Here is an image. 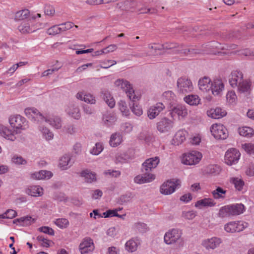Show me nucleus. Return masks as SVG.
<instances>
[{
    "mask_svg": "<svg viewBox=\"0 0 254 254\" xmlns=\"http://www.w3.org/2000/svg\"><path fill=\"white\" fill-rule=\"evenodd\" d=\"M196 215V212L193 211H189L183 213V217L188 220L193 219Z\"/></svg>",
    "mask_w": 254,
    "mask_h": 254,
    "instance_id": "0e129e2a",
    "label": "nucleus"
},
{
    "mask_svg": "<svg viewBox=\"0 0 254 254\" xmlns=\"http://www.w3.org/2000/svg\"><path fill=\"white\" fill-rule=\"evenodd\" d=\"M60 33L66 31L71 29L74 25L73 23L71 22H66L65 23L59 24Z\"/></svg>",
    "mask_w": 254,
    "mask_h": 254,
    "instance_id": "603ef678",
    "label": "nucleus"
},
{
    "mask_svg": "<svg viewBox=\"0 0 254 254\" xmlns=\"http://www.w3.org/2000/svg\"><path fill=\"white\" fill-rule=\"evenodd\" d=\"M45 122L57 129L61 128L62 127V119L59 117L55 116L50 118H45Z\"/></svg>",
    "mask_w": 254,
    "mask_h": 254,
    "instance_id": "72a5a7b5",
    "label": "nucleus"
},
{
    "mask_svg": "<svg viewBox=\"0 0 254 254\" xmlns=\"http://www.w3.org/2000/svg\"><path fill=\"white\" fill-rule=\"evenodd\" d=\"M122 141V136L119 133L113 134L110 138V144L112 147H116Z\"/></svg>",
    "mask_w": 254,
    "mask_h": 254,
    "instance_id": "58836bf2",
    "label": "nucleus"
},
{
    "mask_svg": "<svg viewBox=\"0 0 254 254\" xmlns=\"http://www.w3.org/2000/svg\"><path fill=\"white\" fill-rule=\"evenodd\" d=\"M37 240L38 241L42 242V246L46 248H48L50 247V241L47 239L44 238L43 236H38L37 237Z\"/></svg>",
    "mask_w": 254,
    "mask_h": 254,
    "instance_id": "680f3d73",
    "label": "nucleus"
},
{
    "mask_svg": "<svg viewBox=\"0 0 254 254\" xmlns=\"http://www.w3.org/2000/svg\"><path fill=\"white\" fill-rule=\"evenodd\" d=\"M102 98L109 107L113 108L115 105V101L110 92L107 90L102 91Z\"/></svg>",
    "mask_w": 254,
    "mask_h": 254,
    "instance_id": "2f4dec72",
    "label": "nucleus"
},
{
    "mask_svg": "<svg viewBox=\"0 0 254 254\" xmlns=\"http://www.w3.org/2000/svg\"><path fill=\"white\" fill-rule=\"evenodd\" d=\"M244 211L245 206L242 203L227 205L219 209L218 216L220 218L236 216L243 213Z\"/></svg>",
    "mask_w": 254,
    "mask_h": 254,
    "instance_id": "f03ea898",
    "label": "nucleus"
},
{
    "mask_svg": "<svg viewBox=\"0 0 254 254\" xmlns=\"http://www.w3.org/2000/svg\"><path fill=\"white\" fill-rule=\"evenodd\" d=\"M9 123L15 131L25 130L29 126L26 119L19 115H12L8 119Z\"/></svg>",
    "mask_w": 254,
    "mask_h": 254,
    "instance_id": "20e7f679",
    "label": "nucleus"
},
{
    "mask_svg": "<svg viewBox=\"0 0 254 254\" xmlns=\"http://www.w3.org/2000/svg\"><path fill=\"white\" fill-rule=\"evenodd\" d=\"M208 116L213 119H220L226 115V112L220 108L211 109L207 111Z\"/></svg>",
    "mask_w": 254,
    "mask_h": 254,
    "instance_id": "393cba45",
    "label": "nucleus"
},
{
    "mask_svg": "<svg viewBox=\"0 0 254 254\" xmlns=\"http://www.w3.org/2000/svg\"><path fill=\"white\" fill-rule=\"evenodd\" d=\"M24 113L28 118L30 119L32 122L36 123H42L45 121V118L39 111L34 108H27L25 109Z\"/></svg>",
    "mask_w": 254,
    "mask_h": 254,
    "instance_id": "9d476101",
    "label": "nucleus"
},
{
    "mask_svg": "<svg viewBox=\"0 0 254 254\" xmlns=\"http://www.w3.org/2000/svg\"><path fill=\"white\" fill-rule=\"evenodd\" d=\"M212 135L218 139H225L228 135L227 128L221 124H214L210 128Z\"/></svg>",
    "mask_w": 254,
    "mask_h": 254,
    "instance_id": "1a4fd4ad",
    "label": "nucleus"
},
{
    "mask_svg": "<svg viewBox=\"0 0 254 254\" xmlns=\"http://www.w3.org/2000/svg\"><path fill=\"white\" fill-rule=\"evenodd\" d=\"M52 176L51 172L46 170H41L32 174V177L37 180L49 179Z\"/></svg>",
    "mask_w": 254,
    "mask_h": 254,
    "instance_id": "f704fd0d",
    "label": "nucleus"
},
{
    "mask_svg": "<svg viewBox=\"0 0 254 254\" xmlns=\"http://www.w3.org/2000/svg\"><path fill=\"white\" fill-rule=\"evenodd\" d=\"M243 74L240 71L235 70L232 72L230 78L229 79V83L233 88L238 86L239 84L243 80Z\"/></svg>",
    "mask_w": 254,
    "mask_h": 254,
    "instance_id": "aec40b11",
    "label": "nucleus"
},
{
    "mask_svg": "<svg viewBox=\"0 0 254 254\" xmlns=\"http://www.w3.org/2000/svg\"><path fill=\"white\" fill-rule=\"evenodd\" d=\"M134 229L141 233H144L146 231V225L143 223L137 222L134 225Z\"/></svg>",
    "mask_w": 254,
    "mask_h": 254,
    "instance_id": "6e6d98bb",
    "label": "nucleus"
},
{
    "mask_svg": "<svg viewBox=\"0 0 254 254\" xmlns=\"http://www.w3.org/2000/svg\"><path fill=\"white\" fill-rule=\"evenodd\" d=\"M119 107L120 111L127 116L128 113V110L127 109L126 102L123 101H120L119 102Z\"/></svg>",
    "mask_w": 254,
    "mask_h": 254,
    "instance_id": "69168bd1",
    "label": "nucleus"
},
{
    "mask_svg": "<svg viewBox=\"0 0 254 254\" xmlns=\"http://www.w3.org/2000/svg\"><path fill=\"white\" fill-rule=\"evenodd\" d=\"M250 83L247 80L243 79L237 87L239 92H248L250 88Z\"/></svg>",
    "mask_w": 254,
    "mask_h": 254,
    "instance_id": "a18cd8bd",
    "label": "nucleus"
},
{
    "mask_svg": "<svg viewBox=\"0 0 254 254\" xmlns=\"http://www.w3.org/2000/svg\"><path fill=\"white\" fill-rule=\"evenodd\" d=\"M140 241L139 239L137 238L132 239L126 243V249L128 252H133L137 250Z\"/></svg>",
    "mask_w": 254,
    "mask_h": 254,
    "instance_id": "c9c22d12",
    "label": "nucleus"
},
{
    "mask_svg": "<svg viewBox=\"0 0 254 254\" xmlns=\"http://www.w3.org/2000/svg\"><path fill=\"white\" fill-rule=\"evenodd\" d=\"M79 249L81 254H87L94 249L93 240L89 237L85 238L80 244Z\"/></svg>",
    "mask_w": 254,
    "mask_h": 254,
    "instance_id": "dca6fc26",
    "label": "nucleus"
},
{
    "mask_svg": "<svg viewBox=\"0 0 254 254\" xmlns=\"http://www.w3.org/2000/svg\"><path fill=\"white\" fill-rule=\"evenodd\" d=\"M182 231L179 229H172L168 230L164 237V242L167 245H174L177 243H183Z\"/></svg>",
    "mask_w": 254,
    "mask_h": 254,
    "instance_id": "7ed1b4c3",
    "label": "nucleus"
},
{
    "mask_svg": "<svg viewBox=\"0 0 254 254\" xmlns=\"http://www.w3.org/2000/svg\"><path fill=\"white\" fill-rule=\"evenodd\" d=\"M226 192V190H224L220 187H218L215 190L212 191V194L214 198L218 199L224 198Z\"/></svg>",
    "mask_w": 254,
    "mask_h": 254,
    "instance_id": "37998d69",
    "label": "nucleus"
},
{
    "mask_svg": "<svg viewBox=\"0 0 254 254\" xmlns=\"http://www.w3.org/2000/svg\"><path fill=\"white\" fill-rule=\"evenodd\" d=\"M187 132L184 130H180L175 134L172 139V144L175 145H179L186 140Z\"/></svg>",
    "mask_w": 254,
    "mask_h": 254,
    "instance_id": "a878e982",
    "label": "nucleus"
},
{
    "mask_svg": "<svg viewBox=\"0 0 254 254\" xmlns=\"http://www.w3.org/2000/svg\"><path fill=\"white\" fill-rule=\"evenodd\" d=\"M240 152L235 148L228 149L225 155V162L228 165L237 163L240 157Z\"/></svg>",
    "mask_w": 254,
    "mask_h": 254,
    "instance_id": "f8f14e48",
    "label": "nucleus"
},
{
    "mask_svg": "<svg viewBox=\"0 0 254 254\" xmlns=\"http://www.w3.org/2000/svg\"><path fill=\"white\" fill-rule=\"evenodd\" d=\"M125 4L126 5H129L131 8H135L137 9V10L140 12V13H156L157 12V10L155 8H146L139 7V3L137 2L134 0L131 1H126L125 2Z\"/></svg>",
    "mask_w": 254,
    "mask_h": 254,
    "instance_id": "6ab92c4d",
    "label": "nucleus"
},
{
    "mask_svg": "<svg viewBox=\"0 0 254 254\" xmlns=\"http://www.w3.org/2000/svg\"><path fill=\"white\" fill-rule=\"evenodd\" d=\"M64 129L65 130L66 133L71 135L76 133L77 131V128L72 124L66 125L64 127Z\"/></svg>",
    "mask_w": 254,
    "mask_h": 254,
    "instance_id": "3c124183",
    "label": "nucleus"
},
{
    "mask_svg": "<svg viewBox=\"0 0 254 254\" xmlns=\"http://www.w3.org/2000/svg\"><path fill=\"white\" fill-rule=\"evenodd\" d=\"M55 224L60 228H66L69 222L67 219L65 218H59L57 219L55 221Z\"/></svg>",
    "mask_w": 254,
    "mask_h": 254,
    "instance_id": "09e8293b",
    "label": "nucleus"
},
{
    "mask_svg": "<svg viewBox=\"0 0 254 254\" xmlns=\"http://www.w3.org/2000/svg\"><path fill=\"white\" fill-rule=\"evenodd\" d=\"M243 148L249 154H254V144L251 143L242 144Z\"/></svg>",
    "mask_w": 254,
    "mask_h": 254,
    "instance_id": "bf43d9fd",
    "label": "nucleus"
},
{
    "mask_svg": "<svg viewBox=\"0 0 254 254\" xmlns=\"http://www.w3.org/2000/svg\"><path fill=\"white\" fill-rule=\"evenodd\" d=\"M29 21V20H28L26 22L21 23L18 26V29L20 32L25 34L35 31L31 28Z\"/></svg>",
    "mask_w": 254,
    "mask_h": 254,
    "instance_id": "49530a36",
    "label": "nucleus"
},
{
    "mask_svg": "<svg viewBox=\"0 0 254 254\" xmlns=\"http://www.w3.org/2000/svg\"><path fill=\"white\" fill-rule=\"evenodd\" d=\"M222 242L221 239L214 237L210 239L204 240L202 242L201 245L207 250H213L217 248Z\"/></svg>",
    "mask_w": 254,
    "mask_h": 254,
    "instance_id": "a211bd4d",
    "label": "nucleus"
},
{
    "mask_svg": "<svg viewBox=\"0 0 254 254\" xmlns=\"http://www.w3.org/2000/svg\"><path fill=\"white\" fill-rule=\"evenodd\" d=\"M116 86L125 91L130 100L135 98L134 90L130 83L124 79H118L115 82Z\"/></svg>",
    "mask_w": 254,
    "mask_h": 254,
    "instance_id": "6e6552de",
    "label": "nucleus"
},
{
    "mask_svg": "<svg viewBox=\"0 0 254 254\" xmlns=\"http://www.w3.org/2000/svg\"><path fill=\"white\" fill-rule=\"evenodd\" d=\"M162 50L164 49H173V52L175 54H181L183 56H188L190 55L193 56L196 54H201L202 53L200 50L195 49L193 48H184L183 45H179L177 43H166L161 45Z\"/></svg>",
    "mask_w": 254,
    "mask_h": 254,
    "instance_id": "f257e3e1",
    "label": "nucleus"
},
{
    "mask_svg": "<svg viewBox=\"0 0 254 254\" xmlns=\"http://www.w3.org/2000/svg\"><path fill=\"white\" fill-rule=\"evenodd\" d=\"M165 106L160 102L151 106L147 111L148 117L150 120L155 119L165 109Z\"/></svg>",
    "mask_w": 254,
    "mask_h": 254,
    "instance_id": "f3484780",
    "label": "nucleus"
},
{
    "mask_svg": "<svg viewBox=\"0 0 254 254\" xmlns=\"http://www.w3.org/2000/svg\"><path fill=\"white\" fill-rule=\"evenodd\" d=\"M214 201L210 198H205L198 200L195 203V207L198 209H202L203 207H212L215 205Z\"/></svg>",
    "mask_w": 254,
    "mask_h": 254,
    "instance_id": "b1692460",
    "label": "nucleus"
},
{
    "mask_svg": "<svg viewBox=\"0 0 254 254\" xmlns=\"http://www.w3.org/2000/svg\"><path fill=\"white\" fill-rule=\"evenodd\" d=\"M30 12L27 9L19 10L16 12L15 19L17 21L22 20L27 18L29 16Z\"/></svg>",
    "mask_w": 254,
    "mask_h": 254,
    "instance_id": "c03bdc74",
    "label": "nucleus"
},
{
    "mask_svg": "<svg viewBox=\"0 0 254 254\" xmlns=\"http://www.w3.org/2000/svg\"><path fill=\"white\" fill-rule=\"evenodd\" d=\"M202 154L197 151H191L183 155L182 162L187 165H195L202 158Z\"/></svg>",
    "mask_w": 254,
    "mask_h": 254,
    "instance_id": "39448f33",
    "label": "nucleus"
},
{
    "mask_svg": "<svg viewBox=\"0 0 254 254\" xmlns=\"http://www.w3.org/2000/svg\"><path fill=\"white\" fill-rule=\"evenodd\" d=\"M76 97L77 99L84 101L87 103L94 104L96 103L94 97L89 93L84 94L83 92H78L77 93Z\"/></svg>",
    "mask_w": 254,
    "mask_h": 254,
    "instance_id": "7c9ffc66",
    "label": "nucleus"
},
{
    "mask_svg": "<svg viewBox=\"0 0 254 254\" xmlns=\"http://www.w3.org/2000/svg\"><path fill=\"white\" fill-rule=\"evenodd\" d=\"M248 224L245 222L240 221L230 222L225 225V230L229 233L239 232L247 228Z\"/></svg>",
    "mask_w": 254,
    "mask_h": 254,
    "instance_id": "9b49d317",
    "label": "nucleus"
},
{
    "mask_svg": "<svg viewBox=\"0 0 254 254\" xmlns=\"http://www.w3.org/2000/svg\"><path fill=\"white\" fill-rule=\"evenodd\" d=\"M17 221L19 222L22 223L23 225H30L32 223L34 222V219H32L30 216H26L21 217L17 219Z\"/></svg>",
    "mask_w": 254,
    "mask_h": 254,
    "instance_id": "5fc2aeb1",
    "label": "nucleus"
},
{
    "mask_svg": "<svg viewBox=\"0 0 254 254\" xmlns=\"http://www.w3.org/2000/svg\"><path fill=\"white\" fill-rule=\"evenodd\" d=\"M103 217L107 218L117 216V210H109L103 213Z\"/></svg>",
    "mask_w": 254,
    "mask_h": 254,
    "instance_id": "338daca9",
    "label": "nucleus"
},
{
    "mask_svg": "<svg viewBox=\"0 0 254 254\" xmlns=\"http://www.w3.org/2000/svg\"><path fill=\"white\" fill-rule=\"evenodd\" d=\"M230 182L234 185L235 189L241 191L242 190L245 183L244 181L239 178L232 177L230 179Z\"/></svg>",
    "mask_w": 254,
    "mask_h": 254,
    "instance_id": "ea45409f",
    "label": "nucleus"
},
{
    "mask_svg": "<svg viewBox=\"0 0 254 254\" xmlns=\"http://www.w3.org/2000/svg\"><path fill=\"white\" fill-rule=\"evenodd\" d=\"M210 90L214 95H219L224 89V85L220 79H215L211 83Z\"/></svg>",
    "mask_w": 254,
    "mask_h": 254,
    "instance_id": "4be33fe9",
    "label": "nucleus"
},
{
    "mask_svg": "<svg viewBox=\"0 0 254 254\" xmlns=\"http://www.w3.org/2000/svg\"><path fill=\"white\" fill-rule=\"evenodd\" d=\"M180 183L181 182L178 179L168 180L161 185L160 192L165 195L171 194L180 186Z\"/></svg>",
    "mask_w": 254,
    "mask_h": 254,
    "instance_id": "0eeeda50",
    "label": "nucleus"
},
{
    "mask_svg": "<svg viewBox=\"0 0 254 254\" xmlns=\"http://www.w3.org/2000/svg\"><path fill=\"white\" fill-rule=\"evenodd\" d=\"M12 161L15 164L17 165H23L26 163V160H24L22 157L16 155L14 156L12 158Z\"/></svg>",
    "mask_w": 254,
    "mask_h": 254,
    "instance_id": "e2e57ef3",
    "label": "nucleus"
},
{
    "mask_svg": "<svg viewBox=\"0 0 254 254\" xmlns=\"http://www.w3.org/2000/svg\"><path fill=\"white\" fill-rule=\"evenodd\" d=\"M226 98L228 102L233 104L236 101L237 97L234 91H230L226 95Z\"/></svg>",
    "mask_w": 254,
    "mask_h": 254,
    "instance_id": "864d4df0",
    "label": "nucleus"
},
{
    "mask_svg": "<svg viewBox=\"0 0 254 254\" xmlns=\"http://www.w3.org/2000/svg\"><path fill=\"white\" fill-rule=\"evenodd\" d=\"M211 80L208 77L204 76L200 78L198 81V86L200 90L203 92H207L210 90Z\"/></svg>",
    "mask_w": 254,
    "mask_h": 254,
    "instance_id": "cd10ccee",
    "label": "nucleus"
},
{
    "mask_svg": "<svg viewBox=\"0 0 254 254\" xmlns=\"http://www.w3.org/2000/svg\"><path fill=\"white\" fill-rule=\"evenodd\" d=\"M39 130L41 131L43 135L47 140H52L54 137V134L51 130L46 127H40Z\"/></svg>",
    "mask_w": 254,
    "mask_h": 254,
    "instance_id": "de8ad7c7",
    "label": "nucleus"
},
{
    "mask_svg": "<svg viewBox=\"0 0 254 254\" xmlns=\"http://www.w3.org/2000/svg\"><path fill=\"white\" fill-rule=\"evenodd\" d=\"M103 147L102 145L100 143H97L95 146L91 150L90 152L93 155H97L103 150Z\"/></svg>",
    "mask_w": 254,
    "mask_h": 254,
    "instance_id": "052dcab7",
    "label": "nucleus"
},
{
    "mask_svg": "<svg viewBox=\"0 0 254 254\" xmlns=\"http://www.w3.org/2000/svg\"><path fill=\"white\" fill-rule=\"evenodd\" d=\"M26 192L28 195L32 196H40L43 194V190L42 188L39 186H32L28 188Z\"/></svg>",
    "mask_w": 254,
    "mask_h": 254,
    "instance_id": "bb28decb",
    "label": "nucleus"
},
{
    "mask_svg": "<svg viewBox=\"0 0 254 254\" xmlns=\"http://www.w3.org/2000/svg\"><path fill=\"white\" fill-rule=\"evenodd\" d=\"M184 101L191 106H197L200 101V99L196 95L190 94L184 98Z\"/></svg>",
    "mask_w": 254,
    "mask_h": 254,
    "instance_id": "4c0bfd02",
    "label": "nucleus"
},
{
    "mask_svg": "<svg viewBox=\"0 0 254 254\" xmlns=\"http://www.w3.org/2000/svg\"><path fill=\"white\" fill-rule=\"evenodd\" d=\"M170 114L172 118L176 115L179 117H185L188 115V110L185 106L178 105L171 109Z\"/></svg>",
    "mask_w": 254,
    "mask_h": 254,
    "instance_id": "5701e85b",
    "label": "nucleus"
},
{
    "mask_svg": "<svg viewBox=\"0 0 254 254\" xmlns=\"http://www.w3.org/2000/svg\"><path fill=\"white\" fill-rule=\"evenodd\" d=\"M159 162L160 158L157 156L146 159L142 165V172L151 173L150 172L157 166Z\"/></svg>",
    "mask_w": 254,
    "mask_h": 254,
    "instance_id": "2eb2a0df",
    "label": "nucleus"
},
{
    "mask_svg": "<svg viewBox=\"0 0 254 254\" xmlns=\"http://www.w3.org/2000/svg\"><path fill=\"white\" fill-rule=\"evenodd\" d=\"M143 174L137 175L134 178V181L136 184H144L149 183L155 179V175L152 173H148L145 172H142Z\"/></svg>",
    "mask_w": 254,
    "mask_h": 254,
    "instance_id": "412c9836",
    "label": "nucleus"
},
{
    "mask_svg": "<svg viewBox=\"0 0 254 254\" xmlns=\"http://www.w3.org/2000/svg\"><path fill=\"white\" fill-rule=\"evenodd\" d=\"M173 122L165 117L162 118L156 124L157 130L162 133L169 132L173 128Z\"/></svg>",
    "mask_w": 254,
    "mask_h": 254,
    "instance_id": "ddd939ff",
    "label": "nucleus"
},
{
    "mask_svg": "<svg viewBox=\"0 0 254 254\" xmlns=\"http://www.w3.org/2000/svg\"><path fill=\"white\" fill-rule=\"evenodd\" d=\"M71 158L69 155L64 154L59 161V166L62 170H66L72 165V162L70 161Z\"/></svg>",
    "mask_w": 254,
    "mask_h": 254,
    "instance_id": "c756f323",
    "label": "nucleus"
},
{
    "mask_svg": "<svg viewBox=\"0 0 254 254\" xmlns=\"http://www.w3.org/2000/svg\"><path fill=\"white\" fill-rule=\"evenodd\" d=\"M116 161L117 162L123 163L126 162V155L124 153H120L116 155Z\"/></svg>",
    "mask_w": 254,
    "mask_h": 254,
    "instance_id": "774afa93",
    "label": "nucleus"
},
{
    "mask_svg": "<svg viewBox=\"0 0 254 254\" xmlns=\"http://www.w3.org/2000/svg\"><path fill=\"white\" fill-rule=\"evenodd\" d=\"M102 98L109 107L113 108L115 105V101L110 92L107 90L102 91Z\"/></svg>",
    "mask_w": 254,
    "mask_h": 254,
    "instance_id": "473e14b6",
    "label": "nucleus"
},
{
    "mask_svg": "<svg viewBox=\"0 0 254 254\" xmlns=\"http://www.w3.org/2000/svg\"><path fill=\"white\" fill-rule=\"evenodd\" d=\"M47 33L51 35H55L61 33L59 25H55L47 30Z\"/></svg>",
    "mask_w": 254,
    "mask_h": 254,
    "instance_id": "13d9d810",
    "label": "nucleus"
},
{
    "mask_svg": "<svg viewBox=\"0 0 254 254\" xmlns=\"http://www.w3.org/2000/svg\"><path fill=\"white\" fill-rule=\"evenodd\" d=\"M20 133V131H15L14 129L12 130L7 127L0 124V136L7 140L11 141H14L16 138V134Z\"/></svg>",
    "mask_w": 254,
    "mask_h": 254,
    "instance_id": "4468645a",
    "label": "nucleus"
},
{
    "mask_svg": "<svg viewBox=\"0 0 254 254\" xmlns=\"http://www.w3.org/2000/svg\"><path fill=\"white\" fill-rule=\"evenodd\" d=\"M239 132L241 136L251 137L254 134V130L250 127H243L239 128Z\"/></svg>",
    "mask_w": 254,
    "mask_h": 254,
    "instance_id": "79ce46f5",
    "label": "nucleus"
},
{
    "mask_svg": "<svg viewBox=\"0 0 254 254\" xmlns=\"http://www.w3.org/2000/svg\"><path fill=\"white\" fill-rule=\"evenodd\" d=\"M117 120V118L113 113H110L104 115L103 117V121L104 124L107 126H110L114 124Z\"/></svg>",
    "mask_w": 254,
    "mask_h": 254,
    "instance_id": "a19ab883",
    "label": "nucleus"
},
{
    "mask_svg": "<svg viewBox=\"0 0 254 254\" xmlns=\"http://www.w3.org/2000/svg\"><path fill=\"white\" fill-rule=\"evenodd\" d=\"M132 101V104L130 103V106H131L130 108L132 112L136 116H140L142 114V110L141 108L137 105H135V104L133 103L134 99Z\"/></svg>",
    "mask_w": 254,
    "mask_h": 254,
    "instance_id": "8fccbe9b",
    "label": "nucleus"
},
{
    "mask_svg": "<svg viewBox=\"0 0 254 254\" xmlns=\"http://www.w3.org/2000/svg\"><path fill=\"white\" fill-rule=\"evenodd\" d=\"M80 176L84 178V180L87 183H92L96 181V174L88 170L82 171L80 173Z\"/></svg>",
    "mask_w": 254,
    "mask_h": 254,
    "instance_id": "e433bc0d",
    "label": "nucleus"
},
{
    "mask_svg": "<svg viewBox=\"0 0 254 254\" xmlns=\"http://www.w3.org/2000/svg\"><path fill=\"white\" fill-rule=\"evenodd\" d=\"M38 230L41 232L48 234L51 236H54L55 234L54 230L48 226H42L39 227Z\"/></svg>",
    "mask_w": 254,
    "mask_h": 254,
    "instance_id": "4d7b16f0",
    "label": "nucleus"
},
{
    "mask_svg": "<svg viewBox=\"0 0 254 254\" xmlns=\"http://www.w3.org/2000/svg\"><path fill=\"white\" fill-rule=\"evenodd\" d=\"M66 112L69 116L72 117L74 119L78 120L81 117L79 108L77 106L74 104L69 105L66 109Z\"/></svg>",
    "mask_w": 254,
    "mask_h": 254,
    "instance_id": "c85d7f7f",
    "label": "nucleus"
},
{
    "mask_svg": "<svg viewBox=\"0 0 254 254\" xmlns=\"http://www.w3.org/2000/svg\"><path fill=\"white\" fill-rule=\"evenodd\" d=\"M193 85L191 80L186 77H182L177 80V91L178 93L185 94L192 91Z\"/></svg>",
    "mask_w": 254,
    "mask_h": 254,
    "instance_id": "423d86ee",
    "label": "nucleus"
}]
</instances>
